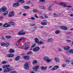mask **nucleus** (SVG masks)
<instances>
[{
    "label": "nucleus",
    "mask_w": 73,
    "mask_h": 73,
    "mask_svg": "<svg viewBox=\"0 0 73 73\" xmlns=\"http://www.w3.org/2000/svg\"><path fill=\"white\" fill-rule=\"evenodd\" d=\"M43 60L46 61L47 63H49V62H51L52 61V60L50 59H49L48 57H44L43 58Z\"/></svg>",
    "instance_id": "1"
},
{
    "label": "nucleus",
    "mask_w": 73,
    "mask_h": 73,
    "mask_svg": "<svg viewBox=\"0 0 73 73\" xmlns=\"http://www.w3.org/2000/svg\"><path fill=\"white\" fill-rule=\"evenodd\" d=\"M14 16H15V11H11L8 15L9 17H13Z\"/></svg>",
    "instance_id": "2"
},
{
    "label": "nucleus",
    "mask_w": 73,
    "mask_h": 73,
    "mask_svg": "<svg viewBox=\"0 0 73 73\" xmlns=\"http://www.w3.org/2000/svg\"><path fill=\"white\" fill-rule=\"evenodd\" d=\"M11 71H12V69H10L9 68H7L6 69H5L3 71V72L5 73H6L8 72H11Z\"/></svg>",
    "instance_id": "3"
},
{
    "label": "nucleus",
    "mask_w": 73,
    "mask_h": 73,
    "mask_svg": "<svg viewBox=\"0 0 73 73\" xmlns=\"http://www.w3.org/2000/svg\"><path fill=\"white\" fill-rule=\"evenodd\" d=\"M24 31V30H21L18 33L19 35H25V33H22Z\"/></svg>",
    "instance_id": "4"
},
{
    "label": "nucleus",
    "mask_w": 73,
    "mask_h": 73,
    "mask_svg": "<svg viewBox=\"0 0 73 73\" xmlns=\"http://www.w3.org/2000/svg\"><path fill=\"white\" fill-rule=\"evenodd\" d=\"M23 58L26 60H29L31 58L30 56H23Z\"/></svg>",
    "instance_id": "5"
},
{
    "label": "nucleus",
    "mask_w": 73,
    "mask_h": 73,
    "mask_svg": "<svg viewBox=\"0 0 73 73\" xmlns=\"http://www.w3.org/2000/svg\"><path fill=\"white\" fill-rule=\"evenodd\" d=\"M59 5H62L63 6V7H65L67 5V3H58Z\"/></svg>",
    "instance_id": "6"
},
{
    "label": "nucleus",
    "mask_w": 73,
    "mask_h": 73,
    "mask_svg": "<svg viewBox=\"0 0 73 73\" xmlns=\"http://www.w3.org/2000/svg\"><path fill=\"white\" fill-rule=\"evenodd\" d=\"M24 68L25 69H28L29 68V64H28L26 63L25 64Z\"/></svg>",
    "instance_id": "7"
},
{
    "label": "nucleus",
    "mask_w": 73,
    "mask_h": 73,
    "mask_svg": "<svg viewBox=\"0 0 73 73\" xmlns=\"http://www.w3.org/2000/svg\"><path fill=\"white\" fill-rule=\"evenodd\" d=\"M40 49V47H37L33 49V51L34 52H37V51H38V50H39Z\"/></svg>",
    "instance_id": "8"
},
{
    "label": "nucleus",
    "mask_w": 73,
    "mask_h": 73,
    "mask_svg": "<svg viewBox=\"0 0 73 73\" xmlns=\"http://www.w3.org/2000/svg\"><path fill=\"white\" fill-rule=\"evenodd\" d=\"M54 61L56 62V63H59L60 60V59L57 57L55 58L54 59Z\"/></svg>",
    "instance_id": "9"
},
{
    "label": "nucleus",
    "mask_w": 73,
    "mask_h": 73,
    "mask_svg": "<svg viewBox=\"0 0 73 73\" xmlns=\"http://www.w3.org/2000/svg\"><path fill=\"white\" fill-rule=\"evenodd\" d=\"M3 27H10V24L8 23H5L3 25Z\"/></svg>",
    "instance_id": "10"
},
{
    "label": "nucleus",
    "mask_w": 73,
    "mask_h": 73,
    "mask_svg": "<svg viewBox=\"0 0 73 73\" xmlns=\"http://www.w3.org/2000/svg\"><path fill=\"white\" fill-rule=\"evenodd\" d=\"M59 68V66H55L54 67V68H52L51 70H56V69H57L58 68Z\"/></svg>",
    "instance_id": "11"
},
{
    "label": "nucleus",
    "mask_w": 73,
    "mask_h": 73,
    "mask_svg": "<svg viewBox=\"0 0 73 73\" xmlns=\"http://www.w3.org/2000/svg\"><path fill=\"white\" fill-rule=\"evenodd\" d=\"M39 68V66H36L34 68V69L35 70V71H37V70H38V69Z\"/></svg>",
    "instance_id": "12"
},
{
    "label": "nucleus",
    "mask_w": 73,
    "mask_h": 73,
    "mask_svg": "<svg viewBox=\"0 0 73 73\" xmlns=\"http://www.w3.org/2000/svg\"><path fill=\"white\" fill-rule=\"evenodd\" d=\"M53 38H49L48 40L47 41L50 42H52L53 41Z\"/></svg>",
    "instance_id": "13"
},
{
    "label": "nucleus",
    "mask_w": 73,
    "mask_h": 73,
    "mask_svg": "<svg viewBox=\"0 0 73 73\" xmlns=\"http://www.w3.org/2000/svg\"><path fill=\"white\" fill-rule=\"evenodd\" d=\"M20 3H15L13 4V7H16V6H19Z\"/></svg>",
    "instance_id": "14"
},
{
    "label": "nucleus",
    "mask_w": 73,
    "mask_h": 73,
    "mask_svg": "<svg viewBox=\"0 0 73 73\" xmlns=\"http://www.w3.org/2000/svg\"><path fill=\"white\" fill-rule=\"evenodd\" d=\"M7 9V8H6L5 6L1 8L2 11H6Z\"/></svg>",
    "instance_id": "15"
},
{
    "label": "nucleus",
    "mask_w": 73,
    "mask_h": 73,
    "mask_svg": "<svg viewBox=\"0 0 73 73\" xmlns=\"http://www.w3.org/2000/svg\"><path fill=\"white\" fill-rule=\"evenodd\" d=\"M18 3H20L21 4H23L25 3V1L24 0H19L17 1Z\"/></svg>",
    "instance_id": "16"
},
{
    "label": "nucleus",
    "mask_w": 73,
    "mask_h": 73,
    "mask_svg": "<svg viewBox=\"0 0 73 73\" xmlns=\"http://www.w3.org/2000/svg\"><path fill=\"white\" fill-rule=\"evenodd\" d=\"M61 29H63V30H66L67 29H68L67 27L65 26H62L61 27Z\"/></svg>",
    "instance_id": "17"
},
{
    "label": "nucleus",
    "mask_w": 73,
    "mask_h": 73,
    "mask_svg": "<svg viewBox=\"0 0 73 73\" xmlns=\"http://www.w3.org/2000/svg\"><path fill=\"white\" fill-rule=\"evenodd\" d=\"M64 49L66 50H68L70 49V47L69 46L66 47L64 48Z\"/></svg>",
    "instance_id": "18"
},
{
    "label": "nucleus",
    "mask_w": 73,
    "mask_h": 73,
    "mask_svg": "<svg viewBox=\"0 0 73 73\" xmlns=\"http://www.w3.org/2000/svg\"><path fill=\"white\" fill-rule=\"evenodd\" d=\"M21 58V57L20 56H19L15 58V60L16 61H19V60Z\"/></svg>",
    "instance_id": "19"
},
{
    "label": "nucleus",
    "mask_w": 73,
    "mask_h": 73,
    "mask_svg": "<svg viewBox=\"0 0 73 73\" xmlns=\"http://www.w3.org/2000/svg\"><path fill=\"white\" fill-rule=\"evenodd\" d=\"M9 23L11 25H15V23L14 22H9Z\"/></svg>",
    "instance_id": "20"
},
{
    "label": "nucleus",
    "mask_w": 73,
    "mask_h": 73,
    "mask_svg": "<svg viewBox=\"0 0 73 73\" xmlns=\"http://www.w3.org/2000/svg\"><path fill=\"white\" fill-rule=\"evenodd\" d=\"M35 42L36 43H38L39 42V40H38V39L37 38H36L35 39Z\"/></svg>",
    "instance_id": "21"
},
{
    "label": "nucleus",
    "mask_w": 73,
    "mask_h": 73,
    "mask_svg": "<svg viewBox=\"0 0 73 73\" xmlns=\"http://www.w3.org/2000/svg\"><path fill=\"white\" fill-rule=\"evenodd\" d=\"M14 52H15V50H14L12 48H11L9 51V53H14Z\"/></svg>",
    "instance_id": "22"
},
{
    "label": "nucleus",
    "mask_w": 73,
    "mask_h": 73,
    "mask_svg": "<svg viewBox=\"0 0 73 73\" xmlns=\"http://www.w3.org/2000/svg\"><path fill=\"white\" fill-rule=\"evenodd\" d=\"M29 44V43L28 42H27L25 43L24 45V47H26Z\"/></svg>",
    "instance_id": "23"
},
{
    "label": "nucleus",
    "mask_w": 73,
    "mask_h": 73,
    "mask_svg": "<svg viewBox=\"0 0 73 73\" xmlns=\"http://www.w3.org/2000/svg\"><path fill=\"white\" fill-rule=\"evenodd\" d=\"M41 24L42 25H47V23H46V22L42 23H41Z\"/></svg>",
    "instance_id": "24"
},
{
    "label": "nucleus",
    "mask_w": 73,
    "mask_h": 73,
    "mask_svg": "<svg viewBox=\"0 0 73 73\" xmlns=\"http://www.w3.org/2000/svg\"><path fill=\"white\" fill-rule=\"evenodd\" d=\"M15 56V55L12 54H9V57H13Z\"/></svg>",
    "instance_id": "25"
},
{
    "label": "nucleus",
    "mask_w": 73,
    "mask_h": 73,
    "mask_svg": "<svg viewBox=\"0 0 73 73\" xmlns=\"http://www.w3.org/2000/svg\"><path fill=\"white\" fill-rule=\"evenodd\" d=\"M44 42L42 41H40L38 43V44H44Z\"/></svg>",
    "instance_id": "26"
},
{
    "label": "nucleus",
    "mask_w": 73,
    "mask_h": 73,
    "mask_svg": "<svg viewBox=\"0 0 73 73\" xmlns=\"http://www.w3.org/2000/svg\"><path fill=\"white\" fill-rule=\"evenodd\" d=\"M24 8L27 9H29V8H30V7L28 6H26L24 7Z\"/></svg>",
    "instance_id": "27"
},
{
    "label": "nucleus",
    "mask_w": 73,
    "mask_h": 73,
    "mask_svg": "<svg viewBox=\"0 0 73 73\" xmlns=\"http://www.w3.org/2000/svg\"><path fill=\"white\" fill-rule=\"evenodd\" d=\"M3 69H5L7 68V65H5L3 66Z\"/></svg>",
    "instance_id": "28"
},
{
    "label": "nucleus",
    "mask_w": 73,
    "mask_h": 73,
    "mask_svg": "<svg viewBox=\"0 0 73 73\" xmlns=\"http://www.w3.org/2000/svg\"><path fill=\"white\" fill-rule=\"evenodd\" d=\"M5 37L6 38H7V39H9V38H11V36L9 35L6 36H5Z\"/></svg>",
    "instance_id": "29"
},
{
    "label": "nucleus",
    "mask_w": 73,
    "mask_h": 73,
    "mask_svg": "<svg viewBox=\"0 0 73 73\" xmlns=\"http://www.w3.org/2000/svg\"><path fill=\"white\" fill-rule=\"evenodd\" d=\"M59 33H60V31L59 30H56L55 31L56 34H58Z\"/></svg>",
    "instance_id": "30"
},
{
    "label": "nucleus",
    "mask_w": 73,
    "mask_h": 73,
    "mask_svg": "<svg viewBox=\"0 0 73 73\" xmlns=\"http://www.w3.org/2000/svg\"><path fill=\"white\" fill-rule=\"evenodd\" d=\"M8 13V12L6 11L3 14V15H4V16H5V15H7Z\"/></svg>",
    "instance_id": "31"
},
{
    "label": "nucleus",
    "mask_w": 73,
    "mask_h": 73,
    "mask_svg": "<svg viewBox=\"0 0 73 73\" xmlns=\"http://www.w3.org/2000/svg\"><path fill=\"white\" fill-rule=\"evenodd\" d=\"M1 45L2 46H4L5 45V43H4V42L2 43L1 44Z\"/></svg>",
    "instance_id": "32"
},
{
    "label": "nucleus",
    "mask_w": 73,
    "mask_h": 73,
    "mask_svg": "<svg viewBox=\"0 0 73 73\" xmlns=\"http://www.w3.org/2000/svg\"><path fill=\"white\" fill-rule=\"evenodd\" d=\"M9 43H5V45H6V47H8L9 46Z\"/></svg>",
    "instance_id": "33"
},
{
    "label": "nucleus",
    "mask_w": 73,
    "mask_h": 73,
    "mask_svg": "<svg viewBox=\"0 0 73 73\" xmlns=\"http://www.w3.org/2000/svg\"><path fill=\"white\" fill-rule=\"evenodd\" d=\"M7 63H8V62H7L5 61H3L2 62V64H7Z\"/></svg>",
    "instance_id": "34"
},
{
    "label": "nucleus",
    "mask_w": 73,
    "mask_h": 73,
    "mask_svg": "<svg viewBox=\"0 0 73 73\" xmlns=\"http://www.w3.org/2000/svg\"><path fill=\"white\" fill-rule=\"evenodd\" d=\"M33 12H38V10L37 9H34L33 10Z\"/></svg>",
    "instance_id": "35"
},
{
    "label": "nucleus",
    "mask_w": 73,
    "mask_h": 73,
    "mask_svg": "<svg viewBox=\"0 0 73 73\" xmlns=\"http://www.w3.org/2000/svg\"><path fill=\"white\" fill-rule=\"evenodd\" d=\"M33 54V52L31 51L27 53V54Z\"/></svg>",
    "instance_id": "36"
},
{
    "label": "nucleus",
    "mask_w": 73,
    "mask_h": 73,
    "mask_svg": "<svg viewBox=\"0 0 73 73\" xmlns=\"http://www.w3.org/2000/svg\"><path fill=\"white\" fill-rule=\"evenodd\" d=\"M36 24H30V27H33V26H35Z\"/></svg>",
    "instance_id": "37"
},
{
    "label": "nucleus",
    "mask_w": 73,
    "mask_h": 73,
    "mask_svg": "<svg viewBox=\"0 0 73 73\" xmlns=\"http://www.w3.org/2000/svg\"><path fill=\"white\" fill-rule=\"evenodd\" d=\"M5 57L9 58V54H6Z\"/></svg>",
    "instance_id": "38"
},
{
    "label": "nucleus",
    "mask_w": 73,
    "mask_h": 73,
    "mask_svg": "<svg viewBox=\"0 0 73 73\" xmlns=\"http://www.w3.org/2000/svg\"><path fill=\"white\" fill-rule=\"evenodd\" d=\"M43 16H44L45 18H48V15H45V14H43Z\"/></svg>",
    "instance_id": "39"
},
{
    "label": "nucleus",
    "mask_w": 73,
    "mask_h": 73,
    "mask_svg": "<svg viewBox=\"0 0 73 73\" xmlns=\"http://www.w3.org/2000/svg\"><path fill=\"white\" fill-rule=\"evenodd\" d=\"M39 8L42 9H45V7L43 6H40L39 7Z\"/></svg>",
    "instance_id": "40"
},
{
    "label": "nucleus",
    "mask_w": 73,
    "mask_h": 73,
    "mask_svg": "<svg viewBox=\"0 0 73 73\" xmlns=\"http://www.w3.org/2000/svg\"><path fill=\"white\" fill-rule=\"evenodd\" d=\"M37 62V61L36 60H35L33 62V64H36Z\"/></svg>",
    "instance_id": "41"
},
{
    "label": "nucleus",
    "mask_w": 73,
    "mask_h": 73,
    "mask_svg": "<svg viewBox=\"0 0 73 73\" xmlns=\"http://www.w3.org/2000/svg\"><path fill=\"white\" fill-rule=\"evenodd\" d=\"M48 10H49V11H52V8H51V7L50 6H49L48 8Z\"/></svg>",
    "instance_id": "42"
},
{
    "label": "nucleus",
    "mask_w": 73,
    "mask_h": 73,
    "mask_svg": "<svg viewBox=\"0 0 73 73\" xmlns=\"http://www.w3.org/2000/svg\"><path fill=\"white\" fill-rule=\"evenodd\" d=\"M36 46V44H33L31 47V48H33V47H35Z\"/></svg>",
    "instance_id": "43"
},
{
    "label": "nucleus",
    "mask_w": 73,
    "mask_h": 73,
    "mask_svg": "<svg viewBox=\"0 0 73 73\" xmlns=\"http://www.w3.org/2000/svg\"><path fill=\"white\" fill-rule=\"evenodd\" d=\"M39 1L40 2H43L44 3H45V0H40Z\"/></svg>",
    "instance_id": "44"
},
{
    "label": "nucleus",
    "mask_w": 73,
    "mask_h": 73,
    "mask_svg": "<svg viewBox=\"0 0 73 73\" xmlns=\"http://www.w3.org/2000/svg\"><path fill=\"white\" fill-rule=\"evenodd\" d=\"M44 67L43 66H42L40 67V69L41 70H44Z\"/></svg>",
    "instance_id": "45"
},
{
    "label": "nucleus",
    "mask_w": 73,
    "mask_h": 73,
    "mask_svg": "<svg viewBox=\"0 0 73 73\" xmlns=\"http://www.w3.org/2000/svg\"><path fill=\"white\" fill-rule=\"evenodd\" d=\"M70 53H73V49L71 50L70 51Z\"/></svg>",
    "instance_id": "46"
},
{
    "label": "nucleus",
    "mask_w": 73,
    "mask_h": 73,
    "mask_svg": "<svg viewBox=\"0 0 73 73\" xmlns=\"http://www.w3.org/2000/svg\"><path fill=\"white\" fill-rule=\"evenodd\" d=\"M70 61V60H67L66 61V62H67V63H69Z\"/></svg>",
    "instance_id": "47"
},
{
    "label": "nucleus",
    "mask_w": 73,
    "mask_h": 73,
    "mask_svg": "<svg viewBox=\"0 0 73 73\" xmlns=\"http://www.w3.org/2000/svg\"><path fill=\"white\" fill-rule=\"evenodd\" d=\"M66 66V64H63L62 65V67H65V66Z\"/></svg>",
    "instance_id": "48"
},
{
    "label": "nucleus",
    "mask_w": 73,
    "mask_h": 73,
    "mask_svg": "<svg viewBox=\"0 0 73 73\" xmlns=\"http://www.w3.org/2000/svg\"><path fill=\"white\" fill-rule=\"evenodd\" d=\"M17 45H19L20 44V42H19L17 41L16 43Z\"/></svg>",
    "instance_id": "49"
},
{
    "label": "nucleus",
    "mask_w": 73,
    "mask_h": 73,
    "mask_svg": "<svg viewBox=\"0 0 73 73\" xmlns=\"http://www.w3.org/2000/svg\"><path fill=\"white\" fill-rule=\"evenodd\" d=\"M66 41L67 42H71V40H68V39L66 40Z\"/></svg>",
    "instance_id": "50"
},
{
    "label": "nucleus",
    "mask_w": 73,
    "mask_h": 73,
    "mask_svg": "<svg viewBox=\"0 0 73 73\" xmlns=\"http://www.w3.org/2000/svg\"><path fill=\"white\" fill-rule=\"evenodd\" d=\"M29 48V47H26L25 48V50H28V49Z\"/></svg>",
    "instance_id": "51"
},
{
    "label": "nucleus",
    "mask_w": 73,
    "mask_h": 73,
    "mask_svg": "<svg viewBox=\"0 0 73 73\" xmlns=\"http://www.w3.org/2000/svg\"><path fill=\"white\" fill-rule=\"evenodd\" d=\"M20 39L21 40H24V39H25V38L24 37H23V38H20Z\"/></svg>",
    "instance_id": "52"
},
{
    "label": "nucleus",
    "mask_w": 73,
    "mask_h": 73,
    "mask_svg": "<svg viewBox=\"0 0 73 73\" xmlns=\"http://www.w3.org/2000/svg\"><path fill=\"white\" fill-rule=\"evenodd\" d=\"M54 17H57V14H54Z\"/></svg>",
    "instance_id": "53"
},
{
    "label": "nucleus",
    "mask_w": 73,
    "mask_h": 73,
    "mask_svg": "<svg viewBox=\"0 0 73 73\" xmlns=\"http://www.w3.org/2000/svg\"><path fill=\"white\" fill-rule=\"evenodd\" d=\"M27 14L25 13L23 14V16H27Z\"/></svg>",
    "instance_id": "54"
},
{
    "label": "nucleus",
    "mask_w": 73,
    "mask_h": 73,
    "mask_svg": "<svg viewBox=\"0 0 73 73\" xmlns=\"http://www.w3.org/2000/svg\"><path fill=\"white\" fill-rule=\"evenodd\" d=\"M67 8H72V6H67Z\"/></svg>",
    "instance_id": "55"
},
{
    "label": "nucleus",
    "mask_w": 73,
    "mask_h": 73,
    "mask_svg": "<svg viewBox=\"0 0 73 73\" xmlns=\"http://www.w3.org/2000/svg\"><path fill=\"white\" fill-rule=\"evenodd\" d=\"M2 39L3 40H5L4 37H2Z\"/></svg>",
    "instance_id": "56"
},
{
    "label": "nucleus",
    "mask_w": 73,
    "mask_h": 73,
    "mask_svg": "<svg viewBox=\"0 0 73 73\" xmlns=\"http://www.w3.org/2000/svg\"><path fill=\"white\" fill-rule=\"evenodd\" d=\"M3 16L1 17H0V20H2V19H3Z\"/></svg>",
    "instance_id": "57"
},
{
    "label": "nucleus",
    "mask_w": 73,
    "mask_h": 73,
    "mask_svg": "<svg viewBox=\"0 0 73 73\" xmlns=\"http://www.w3.org/2000/svg\"><path fill=\"white\" fill-rule=\"evenodd\" d=\"M9 66H10V65H9V64L6 65V67L7 68H8V67H9Z\"/></svg>",
    "instance_id": "58"
},
{
    "label": "nucleus",
    "mask_w": 73,
    "mask_h": 73,
    "mask_svg": "<svg viewBox=\"0 0 73 73\" xmlns=\"http://www.w3.org/2000/svg\"><path fill=\"white\" fill-rule=\"evenodd\" d=\"M53 5H54V4H52L50 5V7H52V6H53Z\"/></svg>",
    "instance_id": "59"
},
{
    "label": "nucleus",
    "mask_w": 73,
    "mask_h": 73,
    "mask_svg": "<svg viewBox=\"0 0 73 73\" xmlns=\"http://www.w3.org/2000/svg\"><path fill=\"white\" fill-rule=\"evenodd\" d=\"M31 20H35V18L34 17H32L31 18Z\"/></svg>",
    "instance_id": "60"
},
{
    "label": "nucleus",
    "mask_w": 73,
    "mask_h": 73,
    "mask_svg": "<svg viewBox=\"0 0 73 73\" xmlns=\"http://www.w3.org/2000/svg\"><path fill=\"white\" fill-rule=\"evenodd\" d=\"M31 3V1H27V4H29Z\"/></svg>",
    "instance_id": "61"
},
{
    "label": "nucleus",
    "mask_w": 73,
    "mask_h": 73,
    "mask_svg": "<svg viewBox=\"0 0 73 73\" xmlns=\"http://www.w3.org/2000/svg\"><path fill=\"white\" fill-rule=\"evenodd\" d=\"M46 69H47V67H44V70H46Z\"/></svg>",
    "instance_id": "62"
},
{
    "label": "nucleus",
    "mask_w": 73,
    "mask_h": 73,
    "mask_svg": "<svg viewBox=\"0 0 73 73\" xmlns=\"http://www.w3.org/2000/svg\"><path fill=\"white\" fill-rule=\"evenodd\" d=\"M39 19H43V17L42 16H41L39 17Z\"/></svg>",
    "instance_id": "63"
},
{
    "label": "nucleus",
    "mask_w": 73,
    "mask_h": 73,
    "mask_svg": "<svg viewBox=\"0 0 73 73\" xmlns=\"http://www.w3.org/2000/svg\"><path fill=\"white\" fill-rule=\"evenodd\" d=\"M35 17H36V18H38V17H37V15L36 14L35 15Z\"/></svg>",
    "instance_id": "64"
}]
</instances>
